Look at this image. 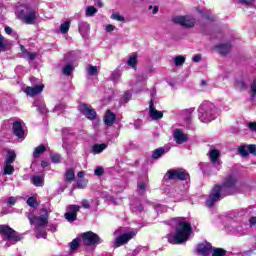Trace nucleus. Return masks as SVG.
I'll use <instances>...</instances> for the list:
<instances>
[{"label": "nucleus", "mask_w": 256, "mask_h": 256, "mask_svg": "<svg viewBox=\"0 0 256 256\" xmlns=\"http://www.w3.org/2000/svg\"><path fill=\"white\" fill-rule=\"evenodd\" d=\"M78 28H79L80 34L83 37V35H85V33H89L90 26H89V23H87V22H80L78 25Z\"/></svg>", "instance_id": "27"}, {"label": "nucleus", "mask_w": 256, "mask_h": 256, "mask_svg": "<svg viewBox=\"0 0 256 256\" xmlns=\"http://www.w3.org/2000/svg\"><path fill=\"white\" fill-rule=\"evenodd\" d=\"M81 206L83 207V209H91V203L87 199H83L81 201Z\"/></svg>", "instance_id": "48"}, {"label": "nucleus", "mask_w": 256, "mask_h": 256, "mask_svg": "<svg viewBox=\"0 0 256 256\" xmlns=\"http://www.w3.org/2000/svg\"><path fill=\"white\" fill-rule=\"evenodd\" d=\"M173 137H174V141L178 145H183V143H187L189 139L187 134L183 133V130L181 129H175L173 132Z\"/></svg>", "instance_id": "15"}, {"label": "nucleus", "mask_w": 256, "mask_h": 256, "mask_svg": "<svg viewBox=\"0 0 256 256\" xmlns=\"http://www.w3.org/2000/svg\"><path fill=\"white\" fill-rule=\"evenodd\" d=\"M134 127H135V129H139V127H141V120H136L134 122Z\"/></svg>", "instance_id": "61"}, {"label": "nucleus", "mask_w": 256, "mask_h": 256, "mask_svg": "<svg viewBox=\"0 0 256 256\" xmlns=\"http://www.w3.org/2000/svg\"><path fill=\"white\" fill-rule=\"evenodd\" d=\"M97 13V8L94 6H88L86 8V17H93Z\"/></svg>", "instance_id": "38"}, {"label": "nucleus", "mask_w": 256, "mask_h": 256, "mask_svg": "<svg viewBox=\"0 0 256 256\" xmlns=\"http://www.w3.org/2000/svg\"><path fill=\"white\" fill-rule=\"evenodd\" d=\"M78 189H85L87 187V181L84 179H80L77 181Z\"/></svg>", "instance_id": "46"}, {"label": "nucleus", "mask_w": 256, "mask_h": 256, "mask_svg": "<svg viewBox=\"0 0 256 256\" xmlns=\"http://www.w3.org/2000/svg\"><path fill=\"white\" fill-rule=\"evenodd\" d=\"M211 249H212V246H211V243L209 242H205L197 246L198 253L204 256L209 255V253H211Z\"/></svg>", "instance_id": "19"}, {"label": "nucleus", "mask_w": 256, "mask_h": 256, "mask_svg": "<svg viewBox=\"0 0 256 256\" xmlns=\"http://www.w3.org/2000/svg\"><path fill=\"white\" fill-rule=\"evenodd\" d=\"M82 241L84 245H87L88 247L103 243L101 237H99V235L91 231L82 234Z\"/></svg>", "instance_id": "8"}, {"label": "nucleus", "mask_w": 256, "mask_h": 256, "mask_svg": "<svg viewBox=\"0 0 256 256\" xmlns=\"http://www.w3.org/2000/svg\"><path fill=\"white\" fill-rule=\"evenodd\" d=\"M149 117L152 118L153 121H159V119H163V112L155 109L153 99H151L149 103Z\"/></svg>", "instance_id": "16"}, {"label": "nucleus", "mask_w": 256, "mask_h": 256, "mask_svg": "<svg viewBox=\"0 0 256 256\" xmlns=\"http://www.w3.org/2000/svg\"><path fill=\"white\" fill-rule=\"evenodd\" d=\"M107 149V144L102 143V144H94L92 147V153L94 155H99V153H103Z\"/></svg>", "instance_id": "22"}, {"label": "nucleus", "mask_w": 256, "mask_h": 256, "mask_svg": "<svg viewBox=\"0 0 256 256\" xmlns=\"http://www.w3.org/2000/svg\"><path fill=\"white\" fill-rule=\"evenodd\" d=\"M241 5H253V0H238Z\"/></svg>", "instance_id": "53"}, {"label": "nucleus", "mask_w": 256, "mask_h": 256, "mask_svg": "<svg viewBox=\"0 0 256 256\" xmlns=\"http://www.w3.org/2000/svg\"><path fill=\"white\" fill-rule=\"evenodd\" d=\"M16 203H17V198H15V197H10V198H8V205L13 206V205H15Z\"/></svg>", "instance_id": "54"}, {"label": "nucleus", "mask_w": 256, "mask_h": 256, "mask_svg": "<svg viewBox=\"0 0 256 256\" xmlns=\"http://www.w3.org/2000/svg\"><path fill=\"white\" fill-rule=\"evenodd\" d=\"M16 15L18 19L26 25H33L35 21H37V12L29 6H26L23 9H18Z\"/></svg>", "instance_id": "5"}, {"label": "nucleus", "mask_w": 256, "mask_h": 256, "mask_svg": "<svg viewBox=\"0 0 256 256\" xmlns=\"http://www.w3.org/2000/svg\"><path fill=\"white\" fill-rule=\"evenodd\" d=\"M86 71H87L88 75H91L92 77L95 75H98V73H99L97 70V66H93V65H89L86 68Z\"/></svg>", "instance_id": "35"}, {"label": "nucleus", "mask_w": 256, "mask_h": 256, "mask_svg": "<svg viewBox=\"0 0 256 256\" xmlns=\"http://www.w3.org/2000/svg\"><path fill=\"white\" fill-rule=\"evenodd\" d=\"M189 177V174L185 173L183 169H170L167 171L166 175L164 176L165 181H185Z\"/></svg>", "instance_id": "7"}, {"label": "nucleus", "mask_w": 256, "mask_h": 256, "mask_svg": "<svg viewBox=\"0 0 256 256\" xmlns=\"http://www.w3.org/2000/svg\"><path fill=\"white\" fill-rule=\"evenodd\" d=\"M216 48L221 55H227L231 51V44H220Z\"/></svg>", "instance_id": "24"}, {"label": "nucleus", "mask_w": 256, "mask_h": 256, "mask_svg": "<svg viewBox=\"0 0 256 256\" xmlns=\"http://www.w3.org/2000/svg\"><path fill=\"white\" fill-rule=\"evenodd\" d=\"M75 179V170L73 168L66 170L65 181L67 183H72Z\"/></svg>", "instance_id": "26"}, {"label": "nucleus", "mask_w": 256, "mask_h": 256, "mask_svg": "<svg viewBox=\"0 0 256 256\" xmlns=\"http://www.w3.org/2000/svg\"><path fill=\"white\" fill-rule=\"evenodd\" d=\"M0 235L3 236L4 241H14V243L21 241V236L17 235V231L7 225L0 226Z\"/></svg>", "instance_id": "6"}, {"label": "nucleus", "mask_w": 256, "mask_h": 256, "mask_svg": "<svg viewBox=\"0 0 256 256\" xmlns=\"http://www.w3.org/2000/svg\"><path fill=\"white\" fill-rule=\"evenodd\" d=\"M26 203L29 207H37V200L35 199V197L28 198Z\"/></svg>", "instance_id": "45"}, {"label": "nucleus", "mask_w": 256, "mask_h": 256, "mask_svg": "<svg viewBox=\"0 0 256 256\" xmlns=\"http://www.w3.org/2000/svg\"><path fill=\"white\" fill-rule=\"evenodd\" d=\"M238 153L241 155V157H249V149L247 145L239 146Z\"/></svg>", "instance_id": "32"}, {"label": "nucleus", "mask_w": 256, "mask_h": 256, "mask_svg": "<svg viewBox=\"0 0 256 256\" xmlns=\"http://www.w3.org/2000/svg\"><path fill=\"white\" fill-rule=\"evenodd\" d=\"M208 157L213 167L217 169V171H221V161H219V157H221V152L217 149H212L208 153Z\"/></svg>", "instance_id": "13"}, {"label": "nucleus", "mask_w": 256, "mask_h": 256, "mask_svg": "<svg viewBox=\"0 0 256 256\" xmlns=\"http://www.w3.org/2000/svg\"><path fill=\"white\" fill-rule=\"evenodd\" d=\"M127 65H129V67H132V69H137V56H130V58L127 61Z\"/></svg>", "instance_id": "33"}, {"label": "nucleus", "mask_w": 256, "mask_h": 256, "mask_svg": "<svg viewBox=\"0 0 256 256\" xmlns=\"http://www.w3.org/2000/svg\"><path fill=\"white\" fill-rule=\"evenodd\" d=\"M110 80L113 81V83H119L121 80V72L119 70H114L110 75Z\"/></svg>", "instance_id": "29"}, {"label": "nucleus", "mask_w": 256, "mask_h": 256, "mask_svg": "<svg viewBox=\"0 0 256 256\" xmlns=\"http://www.w3.org/2000/svg\"><path fill=\"white\" fill-rule=\"evenodd\" d=\"M226 251L223 248L214 249L212 256H225Z\"/></svg>", "instance_id": "43"}, {"label": "nucleus", "mask_w": 256, "mask_h": 256, "mask_svg": "<svg viewBox=\"0 0 256 256\" xmlns=\"http://www.w3.org/2000/svg\"><path fill=\"white\" fill-rule=\"evenodd\" d=\"M30 225H35V233L37 239H47V232L43 230V227L49 223V214L47 210H44V214L40 216H34L28 214Z\"/></svg>", "instance_id": "3"}, {"label": "nucleus", "mask_w": 256, "mask_h": 256, "mask_svg": "<svg viewBox=\"0 0 256 256\" xmlns=\"http://www.w3.org/2000/svg\"><path fill=\"white\" fill-rule=\"evenodd\" d=\"M46 150L47 148L45 147V145L37 146L33 152V157H35V159H39V157L43 155V153H45Z\"/></svg>", "instance_id": "25"}, {"label": "nucleus", "mask_w": 256, "mask_h": 256, "mask_svg": "<svg viewBox=\"0 0 256 256\" xmlns=\"http://www.w3.org/2000/svg\"><path fill=\"white\" fill-rule=\"evenodd\" d=\"M189 235H191V224L185 222L184 219H178L176 234L168 236V243L181 245V243H185L189 239Z\"/></svg>", "instance_id": "2"}, {"label": "nucleus", "mask_w": 256, "mask_h": 256, "mask_svg": "<svg viewBox=\"0 0 256 256\" xmlns=\"http://www.w3.org/2000/svg\"><path fill=\"white\" fill-rule=\"evenodd\" d=\"M20 51L22 53L23 59H28V61H35V59H37L38 54L35 52H29V50H27L23 45H20Z\"/></svg>", "instance_id": "18"}, {"label": "nucleus", "mask_w": 256, "mask_h": 256, "mask_svg": "<svg viewBox=\"0 0 256 256\" xmlns=\"http://www.w3.org/2000/svg\"><path fill=\"white\" fill-rule=\"evenodd\" d=\"M4 31L7 35H11V33H13V29H11V27L9 26L5 27Z\"/></svg>", "instance_id": "60"}, {"label": "nucleus", "mask_w": 256, "mask_h": 256, "mask_svg": "<svg viewBox=\"0 0 256 256\" xmlns=\"http://www.w3.org/2000/svg\"><path fill=\"white\" fill-rule=\"evenodd\" d=\"M66 108L65 104H57L53 109V113H60V111H65Z\"/></svg>", "instance_id": "42"}, {"label": "nucleus", "mask_w": 256, "mask_h": 256, "mask_svg": "<svg viewBox=\"0 0 256 256\" xmlns=\"http://www.w3.org/2000/svg\"><path fill=\"white\" fill-rule=\"evenodd\" d=\"M36 106L39 113H41L42 115L48 113L47 106H45V103L42 102L41 104H36Z\"/></svg>", "instance_id": "41"}, {"label": "nucleus", "mask_w": 256, "mask_h": 256, "mask_svg": "<svg viewBox=\"0 0 256 256\" xmlns=\"http://www.w3.org/2000/svg\"><path fill=\"white\" fill-rule=\"evenodd\" d=\"M12 131L18 139H25V130H23V121H15L12 125Z\"/></svg>", "instance_id": "14"}, {"label": "nucleus", "mask_w": 256, "mask_h": 256, "mask_svg": "<svg viewBox=\"0 0 256 256\" xmlns=\"http://www.w3.org/2000/svg\"><path fill=\"white\" fill-rule=\"evenodd\" d=\"M30 81L32 83V85H34L35 87H37V83H39V79L35 78V77H31Z\"/></svg>", "instance_id": "58"}, {"label": "nucleus", "mask_w": 256, "mask_h": 256, "mask_svg": "<svg viewBox=\"0 0 256 256\" xmlns=\"http://www.w3.org/2000/svg\"><path fill=\"white\" fill-rule=\"evenodd\" d=\"M248 127L251 129V131H256V122L248 123Z\"/></svg>", "instance_id": "57"}, {"label": "nucleus", "mask_w": 256, "mask_h": 256, "mask_svg": "<svg viewBox=\"0 0 256 256\" xmlns=\"http://www.w3.org/2000/svg\"><path fill=\"white\" fill-rule=\"evenodd\" d=\"M194 63H199L201 61V55L197 54L193 57Z\"/></svg>", "instance_id": "59"}, {"label": "nucleus", "mask_w": 256, "mask_h": 256, "mask_svg": "<svg viewBox=\"0 0 256 256\" xmlns=\"http://www.w3.org/2000/svg\"><path fill=\"white\" fill-rule=\"evenodd\" d=\"M116 118H117V116L114 113L107 110V112L104 116L105 125H107L108 127H111L115 123Z\"/></svg>", "instance_id": "20"}, {"label": "nucleus", "mask_w": 256, "mask_h": 256, "mask_svg": "<svg viewBox=\"0 0 256 256\" xmlns=\"http://www.w3.org/2000/svg\"><path fill=\"white\" fill-rule=\"evenodd\" d=\"M249 223L250 225H256V217H251Z\"/></svg>", "instance_id": "62"}, {"label": "nucleus", "mask_w": 256, "mask_h": 256, "mask_svg": "<svg viewBox=\"0 0 256 256\" xmlns=\"http://www.w3.org/2000/svg\"><path fill=\"white\" fill-rule=\"evenodd\" d=\"M137 235V230H132L131 232L120 235L115 240V247H121V245H125V243H129L133 237Z\"/></svg>", "instance_id": "12"}, {"label": "nucleus", "mask_w": 256, "mask_h": 256, "mask_svg": "<svg viewBox=\"0 0 256 256\" xmlns=\"http://www.w3.org/2000/svg\"><path fill=\"white\" fill-rule=\"evenodd\" d=\"M248 147V154L251 153L252 155H256V145H247Z\"/></svg>", "instance_id": "51"}, {"label": "nucleus", "mask_w": 256, "mask_h": 256, "mask_svg": "<svg viewBox=\"0 0 256 256\" xmlns=\"http://www.w3.org/2000/svg\"><path fill=\"white\" fill-rule=\"evenodd\" d=\"M248 188L249 186L247 183L239 182L235 174H230L224 178L222 185L216 184L212 188L211 193L206 200V205L207 207H213L215 203L221 199L223 194L233 195L235 193H244Z\"/></svg>", "instance_id": "1"}, {"label": "nucleus", "mask_w": 256, "mask_h": 256, "mask_svg": "<svg viewBox=\"0 0 256 256\" xmlns=\"http://www.w3.org/2000/svg\"><path fill=\"white\" fill-rule=\"evenodd\" d=\"M71 73H73V66L71 65H66L63 68V74L66 75L67 77H69V75H71Z\"/></svg>", "instance_id": "44"}, {"label": "nucleus", "mask_w": 256, "mask_h": 256, "mask_svg": "<svg viewBox=\"0 0 256 256\" xmlns=\"http://www.w3.org/2000/svg\"><path fill=\"white\" fill-rule=\"evenodd\" d=\"M111 19H114L115 21H125V18H123V16H120L119 13L112 14Z\"/></svg>", "instance_id": "50"}, {"label": "nucleus", "mask_w": 256, "mask_h": 256, "mask_svg": "<svg viewBox=\"0 0 256 256\" xmlns=\"http://www.w3.org/2000/svg\"><path fill=\"white\" fill-rule=\"evenodd\" d=\"M43 89H45V85L39 84L34 87H26L24 93L29 97H35V95H39V93H43Z\"/></svg>", "instance_id": "17"}, {"label": "nucleus", "mask_w": 256, "mask_h": 256, "mask_svg": "<svg viewBox=\"0 0 256 256\" xmlns=\"http://www.w3.org/2000/svg\"><path fill=\"white\" fill-rule=\"evenodd\" d=\"M14 172L15 168L13 167V165L5 163L4 175H13Z\"/></svg>", "instance_id": "34"}, {"label": "nucleus", "mask_w": 256, "mask_h": 256, "mask_svg": "<svg viewBox=\"0 0 256 256\" xmlns=\"http://www.w3.org/2000/svg\"><path fill=\"white\" fill-rule=\"evenodd\" d=\"M103 173H105V170L103 169V167H97L94 170V175H96L97 177L103 176Z\"/></svg>", "instance_id": "47"}, {"label": "nucleus", "mask_w": 256, "mask_h": 256, "mask_svg": "<svg viewBox=\"0 0 256 256\" xmlns=\"http://www.w3.org/2000/svg\"><path fill=\"white\" fill-rule=\"evenodd\" d=\"M173 22L182 27H195V19L190 16H176L173 18Z\"/></svg>", "instance_id": "11"}, {"label": "nucleus", "mask_w": 256, "mask_h": 256, "mask_svg": "<svg viewBox=\"0 0 256 256\" xmlns=\"http://www.w3.org/2000/svg\"><path fill=\"white\" fill-rule=\"evenodd\" d=\"M105 30L107 33H112V31H115V26H113L112 24H108Z\"/></svg>", "instance_id": "52"}, {"label": "nucleus", "mask_w": 256, "mask_h": 256, "mask_svg": "<svg viewBox=\"0 0 256 256\" xmlns=\"http://www.w3.org/2000/svg\"><path fill=\"white\" fill-rule=\"evenodd\" d=\"M31 183L35 185V187H43V183L45 181V176L40 175V176H33L30 179Z\"/></svg>", "instance_id": "21"}, {"label": "nucleus", "mask_w": 256, "mask_h": 256, "mask_svg": "<svg viewBox=\"0 0 256 256\" xmlns=\"http://www.w3.org/2000/svg\"><path fill=\"white\" fill-rule=\"evenodd\" d=\"M71 27V21L64 22L60 25L61 33H67Z\"/></svg>", "instance_id": "37"}, {"label": "nucleus", "mask_w": 256, "mask_h": 256, "mask_svg": "<svg viewBox=\"0 0 256 256\" xmlns=\"http://www.w3.org/2000/svg\"><path fill=\"white\" fill-rule=\"evenodd\" d=\"M0 51H7V40L0 34Z\"/></svg>", "instance_id": "39"}, {"label": "nucleus", "mask_w": 256, "mask_h": 256, "mask_svg": "<svg viewBox=\"0 0 256 256\" xmlns=\"http://www.w3.org/2000/svg\"><path fill=\"white\" fill-rule=\"evenodd\" d=\"M219 115V110L215 106V104L205 101L199 107V120L201 123H211L214 119Z\"/></svg>", "instance_id": "4"}, {"label": "nucleus", "mask_w": 256, "mask_h": 256, "mask_svg": "<svg viewBox=\"0 0 256 256\" xmlns=\"http://www.w3.org/2000/svg\"><path fill=\"white\" fill-rule=\"evenodd\" d=\"M69 133H70V131H69V129L68 128H64V129H62V135H69Z\"/></svg>", "instance_id": "63"}, {"label": "nucleus", "mask_w": 256, "mask_h": 256, "mask_svg": "<svg viewBox=\"0 0 256 256\" xmlns=\"http://www.w3.org/2000/svg\"><path fill=\"white\" fill-rule=\"evenodd\" d=\"M142 250H143V248L138 247V248H136V249H134V250L132 251V255H133V256H137V255H139V253H141Z\"/></svg>", "instance_id": "56"}, {"label": "nucleus", "mask_w": 256, "mask_h": 256, "mask_svg": "<svg viewBox=\"0 0 256 256\" xmlns=\"http://www.w3.org/2000/svg\"><path fill=\"white\" fill-rule=\"evenodd\" d=\"M131 99V92L124 93V101L127 103Z\"/></svg>", "instance_id": "55"}, {"label": "nucleus", "mask_w": 256, "mask_h": 256, "mask_svg": "<svg viewBox=\"0 0 256 256\" xmlns=\"http://www.w3.org/2000/svg\"><path fill=\"white\" fill-rule=\"evenodd\" d=\"M174 63L176 65V67H181V65H183L185 63V56H176L174 58Z\"/></svg>", "instance_id": "36"}, {"label": "nucleus", "mask_w": 256, "mask_h": 256, "mask_svg": "<svg viewBox=\"0 0 256 256\" xmlns=\"http://www.w3.org/2000/svg\"><path fill=\"white\" fill-rule=\"evenodd\" d=\"M15 159H17V154L13 150H9L6 155L5 163L8 165H12V163H15Z\"/></svg>", "instance_id": "23"}, {"label": "nucleus", "mask_w": 256, "mask_h": 256, "mask_svg": "<svg viewBox=\"0 0 256 256\" xmlns=\"http://www.w3.org/2000/svg\"><path fill=\"white\" fill-rule=\"evenodd\" d=\"M67 211L64 214L65 219H67V221L69 223H73L74 221H77V213H79V211H81V206L79 205H75V204H70L67 207Z\"/></svg>", "instance_id": "10"}, {"label": "nucleus", "mask_w": 256, "mask_h": 256, "mask_svg": "<svg viewBox=\"0 0 256 256\" xmlns=\"http://www.w3.org/2000/svg\"><path fill=\"white\" fill-rule=\"evenodd\" d=\"M250 95L252 99L256 98V78L253 80L251 86H250Z\"/></svg>", "instance_id": "40"}, {"label": "nucleus", "mask_w": 256, "mask_h": 256, "mask_svg": "<svg viewBox=\"0 0 256 256\" xmlns=\"http://www.w3.org/2000/svg\"><path fill=\"white\" fill-rule=\"evenodd\" d=\"M147 181H138L137 190L140 195H143L147 191Z\"/></svg>", "instance_id": "28"}, {"label": "nucleus", "mask_w": 256, "mask_h": 256, "mask_svg": "<svg viewBox=\"0 0 256 256\" xmlns=\"http://www.w3.org/2000/svg\"><path fill=\"white\" fill-rule=\"evenodd\" d=\"M78 110L86 119H89L90 121H93V119L97 117V112L95 111V109L85 103L79 104Z\"/></svg>", "instance_id": "9"}, {"label": "nucleus", "mask_w": 256, "mask_h": 256, "mask_svg": "<svg viewBox=\"0 0 256 256\" xmlns=\"http://www.w3.org/2000/svg\"><path fill=\"white\" fill-rule=\"evenodd\" d=\"M50 231H52L53 233H55V231H57V225H52L50 227Z\"/></svg>", "instance_id": "64"}, {"label": "nucleus", "mask_w": 256, "mask_h": 256, "mask_svg": "<svg viewBox=\"0 0 256 256\" xmlns=\"http://www.w3.org/2000/svg\"><path fill=\"white\" fill-rule=\"evenodd\" d=\"M52 163H61V155L54 154L51 156Z\"/></svg>", "instance_id": "49"}, {"label": "nucleus", "mask_w": 256, "mask_h": 256, "mask_svg": "<svg viewBox=\"0 0 256 256\" xmlns=\"http://www.w3.org/2000/svg\"><path fill=\"white\" fill-rule=\"evenodd\" d=\"M79 238L74 239L72 242L69 243V247H70V253H73L75 251H77V249H79Z\"/></svg>", "instance_id": "31"}, {"label": "nucleus", "mask_w": 256, "mask_h": 256, "mask_svg": "<svg viewBox=\"0 0 256 256\" xmlns=\"http://www.w3.org/2000/svg\"><path fill=\"white\" fill-rule=\"evenodd\" d=\"M163 155H165V149L158 148V149L153 151L152 159H159V158L163 157Z\"/></svg>", "instance_id": "30"}]
</instances>
